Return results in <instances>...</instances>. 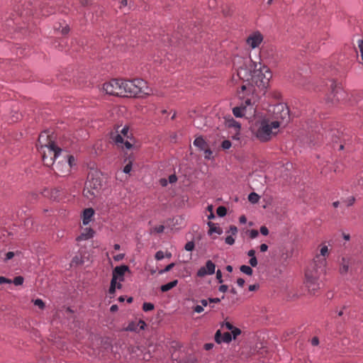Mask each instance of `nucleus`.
I'll list each match as a JSON object with an SVG mask.
<instances>
[{
	"label": "nucleus",
	"mask_w": 363,
	"mask_h": 363,
	"mask_svg": "<svg viewBox=\"0 0 363 363\" xmlns=\"http://www.w3.org/2000/svg\"><path fill=\"white\" fill-rule=\"evenodd\" d=\"M237 74L232 77V81L238 84V94L240 98L246 95L257 96L259 92H264L267 88L272 73L269 69L261 62H255L250 57L238 58Z\"/></svg>",
	"instance_id": "1"
},
{
	"label": "nucleus",
	"mask_w": 363,
	"mask_h": 363,
	"mask_svg": "<svg viewBox=\"0 0 363 363\" xmlns=\"http://www.w3.org/2000/svg\"><path fill=\"white\" fill-rule=\"evenodd\" d=\"M327 261L315 256L305 272L304 284L309 294L315 295L320 288V277L325 273Z\"/></svg>",
	"instance_id": "2"
},
{
	"label": "nucleus",
	"mask_w": 363,
	"mask_h": 363,
	"mask_svg": "<svg viewBox=\"0 0 363 363\" xmlns=\"http://www.w3.org/2000/svg\"><path fill=\"white\" fill-rule=\"evenodd\" d=\"M121 96L123 97H141L149 94V88L147 82L142 79L133 80L121 79Z\"/></svg>",
	"instance_id": "3"
},
{
	"label": "nucleus",
	"mask_w": 363,
	"mask_h": 363,
	"mask_svg": "<svg viewBox=\"0 0 363 363\" xmlns=\"http://www.w3.org/2000/svg\"><path fill=\"white\" fill-rule=\"evenodd\" d=\"M280 123L278 121H272L269 119H263L256 124L253 132L255 137L261 142H267L271 140L272 136L278 133Z\"/></svg>",
	"instance_id": "4"
},
{
	"label": "nucleus",
	"mask_w": 363,
	"mask_h": 363,
	"mask_svg": "<svg viewBox=\"0 0 363 363\" xmlns=\"http://www.w3.org/2000/svg\"><path fill=\"white\" fill-rule=\"evenodd\" d=\"M101 187V180L98 172L94 171L88 174L87 180L83 190V195L89 200L94 199Z\"/></svg>",
	"instance_id": "5"
},
{
	"label": "nucleus",
	"mask_w": 363,
	"mask_h": 363,
	"mask_svg": "<svg viewBox=\"0 0 363 363\" xmlns=\"http://www.w3.org/2000/svg\"><path fill=\"white\" fill-rule=\"evenodd\" d=\"M74 163V157L72 155L65 154L62 157V160L52 165V169L57 175L65 177L70 173Z\"/></svg>",
	"instance_id": "6"
},
{
	"label": "nucleus",
	"mask_w": 363,
	"mask_h": 363,
	"mask_svg": "<svg viewBox=\"0 0 363 363\" xmlns=\"http://www.w3.org/2000/svg\"><path fill=\"white\" fill-rule=\"evenodd\" d=\"M62 151V149L56 145H50V147L39 150L43 163L48 167L54 164L55 160L61 157Z\"/></svg>",
	"instance_id": "7"
},
{
	"label": "nucleus",
	"mask_w": 363,
	"mask_h": 363,
	"mask_svg": "<svg viewBox=\"0 0 363 363\" xmlns=\"http://www.w3.org/2000/svg\"><path fill=\"white\" fill-rule=\"evenodd\" d=\"M274 121H278L280 126H285L290 120L289 110L285 104H277L273 106L272 109Z\"/></svg>",
	"instance_id": "8"
},
{
	"label": "nucleus",
	"mask_w": 363,
	"mask_h": 363,
	"mask_svg": "<svg viewBox=\"0 0 363 363\" xmlns=\"http://www.w3.org/2000/svg\"><path fill=\"white\" fill-rule=\"evenodd\" d=\"M116 132L117 134L112 137L116 144L123 149L125 147L127 150H130L133 146L131 143L133 139L131 134L129 133V128L124 126L121 130H117Z\"/></svg>",
	"instance_id": "9"
},
{
	"label": "nucleus",
	"mask_w": 363,
	"mask_h": 363,
	"mask_svg": "<svg viewBox=\"0 0 363 363\" xmlns=\"http://www.w3.org/2000/svg\"><path fill=\"white\" fill-rule=\"evenodd\" d=\"M330 94L328 96V100L333 104L345 100L346 93L342 89L341 86L335 81H330Z\"/></svg>",
	"instance_id": "10"
},
{
	"label": "nucleus",
	"mask_w": 363,
	"mask_h": 363,
	"mask_svg": "<svg viewBox=\"0 0 363 363\" xmlns=\"http://www.w3.org/2000/svg\"><path fill=\"white\" fill-rule=\"evenodd\" d=\"M121 79H113L103 85V89L107 94L121 96Z\"/></svg>",
	"instance_id": "11"
},
{
	"label": "nucleus",
	"mask_w": 363,
	"mask_h": 363,
	"mask_svg": "<svg viewBox=\"0 0 363 363\" xmlns=\"http://www.w3.org/2000/svg\"><path fill=\"white\" fill-rule=\"evenodd\" d=\"M247 96L248 95H246L244 98L245 99V104H242L240 106L233 108V113L235 117H242L247 113V108H250V109L252 108V104H255V100L254 99V97L252 96L249 98Z\"/></svg>",
	"instance_id": "12"
},
{
	"label": "nucleus",
	"mask_w": 363,
	"mask_h": 363,
	"mask_svg": "<svg viewBox=\"0 0 363 363\" xmlns=\"http://www.w3.org/2000/svg\"><path fill=\"white\" fill-rule=\"evenodd\" d=\"M36 145L38 150H39L40 149H44L48 147H50V145H55V144L52 140L51 136L49 135V133L45 131L40 134L38 137V143Z\"/></svg>",
	"instance_id": "13"
},
{
	"label": "nucleus",
	"mask_w": 363,
	"mask_h": 363,
	"mask_svg": "<svg viewBox=\"0 0 363 363\" xmlns=\"http://www.w3.org/2000/svg\"><path fill=\"white\" fill-rule=\"evenodd\" d=\"M262 40L263 35L259 32H254L247 37L246 43L249 47L255 49L259 46Z\"/></svg>",
	"instance_id": "14"
},
{
	"label": "nucleus",
	"mask_w": 363,
	"mask_h": 363,
	"mask_svg": "<svg viewBox=\"0 0 363 363\" xmlns=\"http://www.w3.org/2000/svg\"><path fill=\"white\" fill-rule=\"evenodd\" d=\"M216 265L211 260H208L205 267H201L197 272V276L203 277L207 274H213L215 273Z\"/></svg>",
	"instance_id": "15"
},
{
	"label": "nucleus",
	"mask_w": 363,
	"mask_h": 363,
	"mask_svg": "<svg viewBox=\"0 0 363 363\" xmlns=\"http://www.w3.org/2000/svg\"><path fill=\"white\" fill-rule=\"evenodd\" d=\"M215 340L217 343L220 344L221 342L228 343L232 340V335L230 333H221L220 330H217L215 335Z\"/></svg>",
	"instance_id": "16"
},
{
	"label": "nucleus",
	"mask_w": 363,
	"mask_h": 363,
	"mask_svg": "<svg viewBox=\"0 0 363 363\" xmlns=\"http://www.w3.org/2000/svg\"><path fill=\"white\" fill-rule=\"evenodd\" d=\"M353 263L352 259L350 257H342L340 262V272L342 274H345L350 272L352 264Z\"/></svg>",
	"instance_id": "17"
},
{
	"label": "nucleus",
	"mask_w": 363,
	"mask_h": 363,
	"mask_svg": "<svg viewBox=\"0 0 363 363\" xmlns=\"http://www.w3.org/2000/svg\"><path fill=\"white\" fill-rule=\"evenodd\" d=\"M127 272H129V267L127 265L118 266L113 270V276H115L120 281H123V276Z\"/></svg>",
	"instance_id": "18"
},
{
	"label": "nucleus",
	"mask_w": 363,
	"mask_h": 363,
	"mask_svg": "<svg viewBox=\"0 0 363 363\" xmlns=\"http://www.w3.org/2000/svg\"><path fill=\"white\" fill-rule=\"evenodd\" d=\"M146 324L145 321L140 320L138 322H131L128 324L126 328L128 331L137 332L141 330H144Z\"/></svg>",
	"instance_id": "19"
},
{
	"label": "nucleus",
	"mask_w": 363,
	"mask_h": 363,
	"mask_svg": "<svg viewBox=\"0 0 363 363\" xmlns=\"http://www.w3.org/2000/svg\"><path fill=\"white\" fill-rule=\"evenodd\" d=\"M94 230L91 228H86L81 234L77 238V241L86 240L94 236Z\"/></svg>",
	"instance_id": "20"
},
{
	"label": "nucleus",
	"mask_w": 363,
	"mask_h": 363,
	"mask_svg": "<svg viewBox=\"0 0 363 363\" xmlns=\"http://www.w3.org/2000/svg\"><path fill=\"white\" fill-rule=\"evenodd\" d=\"M94 215V211L91 208H86L83 211L82 222L84 225H86L91 221L92 217Z\"/></svg>",
	"instance_id": "21"
},
{
	"label": "nucleus",
	"mask_w": 363,
	"mask_h": 363,
	"mask_svg": "<svg viewBox=\"0 0 363 363\" xmlns=\"http://www.w3.org/2000/svg\"><path fill=\"white\" fill-rule=\"evenodd\" d=\"M325 139L328 142H333L334 143H337L339 140V131L337 130H331L329 132H327L325 134Z\"/></svg>",
	"instance_id": "22"
},
{
	"label": "nucleus",
	"mask_w": 363,
	"mask_h": 363,
	"mask_svg": "<svg viewBox=\"0 0 363 363\" xmlns=\"http://www.w3.org/2000/svg\"><path fill=\"white\" fill-rule=\"evenodd\" d=\"M194 145L197 147L200 150H203L206 149V147L208 146L207 143L204 140L202 137L196 138L194 141Z\"/></svg>",
	"instance_id": "23"
},
{
	"label": "nucleus",
	"mask_w": 363,
	"mask_h": 363,
	"mask_svg": "<svg viewBox=\"0 0 363 363\" xmlns=\"http://www.w3.org/2000/svg\"><path fill=\"white\" fill-rule=\"evenodd\" d=\"M352 191L357 194L358 193H363V177H360L357 179V182L354 184V186L352 189Z\"/></svg>",
	"instance_id": "24"
},
{
	"label": "nucleus",
	"mask_w": 363,
	"mask_h": 363,
	"mask_svg": "<svg viewBox=\"0 0 363 363\" xmlns=\"http://www.w3.org/2000/svg\"><path fill=\"white\" fill-rule=\"evenodd\" d=\"M227 125L228 126V128H233L236 133H238L240 130V123L233 118L228 121Z\"/></svg>",
	"instance_id": "25"
},
{
	"label": "nucleus",
	"mask_w": 363,
	"mask_h": 363,
	"mask_svg": "<svg viewBox=\"0 0 363 363\" xmlns=\"http://www.w3.org/2000/svg\"><path fill=\"white\" fill-rule=\"evenodd\" d=\"M178 281L174 280L172 281H170L166 284H164L161 286V291L162 292H166L174 288L177 285Z\"/></svg>",
	"instance_id": "26"
},
{
	"label": "nucleus",
	"mask_w": 363,
	"mask_h": 363,
	"mask_svg": "<svg viewBox=\"0 0 363 363\" xmlns=\"http://www.w3.org/2000/svg\"><path fill=\"white\" fill-rule=\"evenodd\" d=\"M208 225L209 226V235H212L213 233H216L218 235H220L222 233V230L220 229V228L217 227L214 223L209 222Z\"/></svg>",
	"instance_id": "27"
},
{
	"label": "nucleus",
	"mask_w": 363,
	"mask_h": 363,
	"mask_svg": "<svg viewBox=\"0 0 363 363\" xmlns=\"http://www.w3.org/2000/svg\"><path fill=\"white\" fill-rule=\"evenodd\" d=\"M354 201H355L354 196H352L347 199H342V203L345 204L348 207L352 206L354 204Z\"/></svg>",
	"instance_id": "28"
},
{
	"label": "nucleus",
	"mask_w": 363,
	"mask_h": 363,
	"mask_svg": "<svg viewBox=\"0 0 363 363\" xmlns=\"http://www.w3.org/2000/svg\"><path fill=\"white\" fill-rule=\"evenodd\" d=\"M259 195L255 192L250 193L248 196V200L252 203H257L259 201Z\"/></svg>",
	"instance_id": "29"
},
{
	"label": "nucleus",
	"mask_w": 363,
	"mask_h": 363,
	"mask_svg": "<svg viewBox=\"0 0 363 363\" xmlns=\"http://www.w3.org/2000/svg\"><path fill=\"white\" fill-rule=\"evenodd\" d=\"M328 254H329V250H328V246L323 245L321 247V248L320 250V254L317 255L316 256H320L321 257L325 258V256L328 255Z\"/></svg>",
	"instance_id": "30"
},
{
	"label": "nucleus",
	"mask_w": 363,
	"mask_h": 363,
	"mask_svg": "<svg viewBox=\"0 0 363 363\" xmlns=\"http://www.w3.org/2000/svg\"><path fill=\"white\" fill-rule=\"evenodd\" d=\"M240 269L242 273H245L247 275H252L253 272L252 268L247 265H242Z\"/></svg>",
	"instance_id": "31"
},
{
	"label": "nucleus",
	"mask_w": 363,
	"mask_h": 363,
	"mask_svg": "<svg viewBox=\"0 0 363 363\" xmlns=\"http://www.w3.org/2000/svg\"><path fill=\"white\" fill-rule=\"evenodd\" d=\"M216 213L218 216L223 217L227 213V209L225 206H219L216 210Z\"/></svg>",
	"instance_id": "32"
},
{
	"label": "nucleus",
	"mask_w": 363,
	"mask_h": 363,
	"mask_svg": "<svg viewBox=\"0 0 363 363\" xmlns=\"http://www.w3.org/2000/svg\"><path fill=\"white\" fill-rule=\"evenodd\" d=\"M154 309V305L151 303L145 302L143 305V310L145 312L150 311Z\"/></svg>",
	"instance_id": "33"
},
{
	"label": "nucleus",
	"mask_w": 363,
	"mask_h": 363,
	"mask_svg": "<svg viewBox=\"0 0 363 363\" xmlns=\"http://www.w3.org/2000/svg\"><path fill=\"white\" fill-rule=\"evenodd\" d=\"M194 247H195L194 242L193 241H189L186 243V245L184 246V249L186 251H192L194 249Z\"/></svg>",
	"instance_id": "34"
},
{
	"label": "nucleus",
	"mask_w": 363,
	"mask_h": 363,
	"mask_svg": "<svg viewBox=\"0 0 363 363\" xmlns=\"http://www.w3.org/2000/svg\"><path fill=\"white\" fill-rule=\"evenodd\" d=\"M34 305L39 307L40 309H43L45 307V303L43 300L40 298H37L33 301Z\"/></svg>",
	"instance_id": "35"
},
{
	"label": "nucleus",
	"mask_w": 363,
	"mask_h": 363,
	"mask_svg": "<svg viewBox=\"0 0 363 363\" xmlns=\"http://www.w3.org/2000/svg\"><path fill=\"white\" fill-rule=\"evenodd\" d=\"M16 286L21 285L23 283V278L21 276L14 278L12 281Z\"/></svg>",
	"instance_id": "36"
},
{
	"label": "nucleus",
	"mask_w": 363,
	"mask_h": 363,
	"mask_svg": "<svg viewBox=\"0 0 363 363\" xmlns=\"http://www.w3.org/2000/svg\"><path fill=\"white\" fill-rule=\"evenodd\" d=\"M204 152V157L206 159H211L212 156V151L209 149L208 146L206 147V149L203 150Z\"/></svg>",
	"instance_id": "37"
},
{
	"label": "nucleus",
	"mask_w": 363,
	"mask_h": 363,
	"mask_svg": "<svg viewBox=\"0 0 363 363\" xmlns=\"http://www.w3.org/2000/svg\"><path fill=\"white\" fill-rule=\"evenodd\" d=\"M231 335H233V339H236V337L240 335L241 333V330L240 329L238 328H234L232 330H231Z\"/></svg>",
	"instance_id": "38"
},
{
	"label": "nucleus",
	"mask_w": 363,
	"mask_h": 363,
	"mask_svg": "<svg viewBox=\"0 0 363 363\" xmlns=\"http://www.w3.org/2000/svg\"><path fill=\"white\" fill-rule=\"evenodd\" d=\"M357 45L359 50L361 58L363 60V40L359 39L357 40Z\"/></svg>",
	"instance_id": "39"
},
{
	"label": "nucleus",
	"mask_w": 363,
	"mask_h": 363,
	"mask_svg": "<svg viewBox=\"0 0 363 363\" xmlns=\"http://www.w3.org/2000/svg\"><path fill=\"white\" fill-rule=\"evenodd\" d=\"M221 147L223 150H228L231 147V142L228 140H225L223 141Z\"/></svg>",
	"instance_id": "40"
},
{
	"label": "nucleus",
	"mask_w": 363,
	"mask_h": 363,
	"mask_svg": "<svg viewBox=\"0 0 363 363\" xmlns=\"http://www.w3.org/2000/svg\"><path fill=\"white\" fill-rule=\"evenodd\" d=\"M132 169V162L130 161L123 168V172L125 174L130 173Z\"/></svg>",
	"instance_id": "41"
},
{
	"label": "nucleus",
	"mask_w": 363,
	"mask_h": 363,
	"mask_svg": "<svg viewBox=\"0 0 363 363\" xmlns=\"http://www.w3.org/2000/svg\"><path fill=\"white\" fill-rule=\"evenodd\" d=\"M174 266V263H171L165 267V268L160 272V274H163L170 271Z\"/></svg>",
	"instance_id": "42"
},
{
	"label": "nucleus",
	"mask_w": 363,
	"mask_h": 363,
	"mask_svg": "<svg viewBox=\"0 0 363 363\" xmlns=\"http://www.w3.org/2000/svg\"><path fill=\"white\" fill-rule=\"evenodd\" d=\"M225 243H227L228 245H232L235 242V239L233 238L232 235H228L225 238Z\"/></svg>",
	"instance_id": "43"
},
{
	"label": "nucleus",
	"mask_w": 363,
	"mask_h": 363,
	"mask_svg": "<svg viewBox=\"0 0 363 363\" xmlns=\"http://www.w3.org/2000/svg\"><path fill=\"white\" fill-rule=\"evenodd\" d=\"M12 281L8 278H6L4 277H0V284H11Z\"/></svg>",
	"instance_id": "44"
},
{
	"label": "nucleus",
	"mask_w": 363,
	"mask_h": 363,
	"mask_svg": "<svg viewBox=\"0 0 363 363\" xmlns=\"http://www.w3.org/2000/svg\"><path fill=\"white\" fill-rule=\"evenodd\" d=\"M228 233H231V235H235L237 234L238 233V228L235 225H231L229 228V230L228 231Z\"/></svg>",
	"instance_id": "45"
},
{
	"label": "nucleus",
	"mask_w": 363,
	"mask_h": 363,
	"mask_svg": "<svg viewBox=\"0 0 363 363\" xmlns=\"http://www.w3.org/2000/svg\"><path fill=\"white\" fill-rule=\"evenodd\" d=\"M164 257V252L161 250L158 251L155 254V259L157 260H161Z\"/></svg>",
	"instance_id": "46"
},
{
	"label": "nucleus",
	"mask_w": 363,
	"mask_h": 363,
	"mask_svg": "<svg viewBox=\"0 0 363 363\" xmlns=\"http://www.w3.org/2000/svg\"><path fill=\"white\" fill-rule=\"evenodd\" d=\"M164 226L162 225H160L158 226H155L154 228V231L157 233H161L164 231Z\"/></svg>",
	"instance_id": "47"
},
{
	"label": "nucleus",
	"mask_w": 363,
	"mask_h": 363,
	"mask_svg": "<svg viewBox=\"0 0 363 363\" xmlns=\"http://www.w3.org/2000/svg\"><path fill=\"white\" fill-rule=\"evenodd\" d=\"M81 263H82L81 259L78 256H75L74 257H73L71 264L72 265H73V264L77 265Z\"/></svg>",
	"instance_id": "48"
},
{
	"label": "nucleus",
	"mask_w": 363,
	"mask_h": 363,
	"mask_svg": "<svg viewBox=\"0 0 363 363\" xmlns=\"http://www.w3.org/2000/svg\"><path fill=\"white\" fill-rule=\"evenodd\" d=\"M249 263L252 267H256L257 265V260L256 257H252L250 259Z\"/></svg>",
	"instance_id": "49"
},
{
	"label": "nucleus",
	"mask_w": 363,
	"mask_h": 363,
	"mask_svg": "<svg viewBox=\"0 0 363 363\" xmlns=\"http://www.w3.org/2000/svg\"><path fill=\"white\" fill-rule=\"evenodd\" d=\"M260 233L263 235H267L269 234V230H268V228L266 226H262L260 228Z\"/></svg>",
	"instance_id": "50"
},
{
	"label": "nucleus",
	"mask_w": 363,
	"mask_h": 363,
	"mask_svg": "<svg viewBox=\"0 0 363 363\" xmlns=\"http://www.w3.org/2000/svg\"><path fill=\"white\" fill-rule=\"evenodd\" d=\"M258 231L257 230H252L250 233V237L252 239L256 238L258 236Z\"/></svg>",
	"instance_id": "51"
},
{
	"label": "nucleus",
	"mask_w": 363,
	"mask_h": 363,
	"mask_svg": "<svg viewBox=\"0 0 363 363\" xmlns=\"http://www.w3.org/2000/svg\"><path fill=\"white\" fill-rule=\"evenodd\" d=\"M216 279L219 283H222L223 281V279H222V273H221L220 270H218L216 272Z\"/></svg>",
	"instance_id": "52"
},
{
	"label": "nucleus",
	"mask_w": 363,
	"mask_h": 363,
	"mask_svg": "<svg viewBox=\"0 0 363 363\" xmlns=\"http://www.w3.org/2000/svg\"><path fill=\"white\" fill-rule=\"evenodd\" d=\"M14 257V252H9L6 254L5 260H9L12 259Z\"/></svg>",
	"instance_id": "53"
},
{
	"label": "nucleus",
	"mask_w": 363,
	"mask_h": 363,
	"mask_svg": "<svg viewBox=\"0 0 363 363\" xmlns=\"http://www.w3.org/2000/svg\"><path fill=\"white\" fill-rule=\"evenodd\" d=\"M194 311L198 313H200L203 311V308L202 306L197 305L194 308Z\"/></svg>",
	"instance_id": "54"
},
{
	"label": "nucleus",
	"mask_w": 363,
	"mask_h": 363,
	"mask_svg": "<svg viewBox=\"0 0 363 363\" xmlns=\"http://www.w3.org/2000/svg\"><path fill=\"white\" fill-rule=\"evenodd\" d=\"M118 279L115 277V276H112V279H111V286H116V284H117V280Z\"/></svg>",
	"instance_id": "55"
},
{
	"label": "nucleus",
	"mask_w": 363,
	"mask_h": 363,
	"mask_svg": "<svg viewBox=\"0 0 363 363\" xmlns=\"http://www.w3.org/2000/svg\"><path fill=\"white\" fill-rule=\"evenodd\" d=\"M228 289V286H227V285H220V286H219L218 290H219V291H220V292L225 293V292H226V291H227Z\"/></svg>",
	"instance_id": "56"
},
{
	"label": "nucleus",
	"mask_w": 363,
	"mask_h": 363,
	"mask_svg": "<svg viewBox=\"0 0 363 363\" xmlns=\"http://www.w3.org/2000/svg\"><path fill=\"white\" fill-rule=\"evenodd\" d=\"M124 258V254H118L113 257L115 261H120Z\"/></svg>",
	"instance_id": "57"
},
{
	"label": "nucleus",
	"mask_w": 363,
	"mask_h": 363,
	"mask_svg": "<svg viewBox=\"0 0 363 363\" xmlns=\"http://www.w3.org/2000/svg\"><path fill=\"white\" fill-rule=\"evenodd\" d=\"M208 301H209V303H219L220 301V298H208Z\"/></svg>",
	"instance_id": "58"
},
{
	"label": "nucleus",
	"mask_w": 363,
	"mask_h": 363,
	"mask_svg": "<svg viewBox=\"0 0 363 363\" xmlns=\"http://www.w3.org/2000/svg\"><path fill=\"white\" fill-rule=\"evenodd\" d=\"M225 327L226 328V329L229 330H232L235 327L229 322H225V324H224Z\"/></svg>",
	"instance_id": "59"
},
{
	"label": "nucleus",
	"mask_w": 363,
	"mask_h": 363,
	"mask_svg": "<svg viewBox=\"0 0 363 363\" xmlns=\"http://www.w3.org/2000/svg\"><path fill=\"white\" fill-rule=\"evenodd\" d=\"M214 345L213 343H206L203 346L206 350H210L213 347Z\"/></svg>",
	"instance_id": "60"
},
{
	"label": "nucleus",
	"mask_w": 363,
	"mask_h": 363,
	"mask_svg": "<svg viewBox=\"0 0 363 363\" xmlns=\"http://www.w3.org/2000/svg\"><path fill=\"white\" fill-rule=\"evenodd\" d=\"M177 178L174 174H172L169 177V182L170 183H174L177 182Z\"/></svg>",
	"instance_id": "61"
},
{
	"label": "nucleus",
	"mask_w": 363,
	"mask_h": 363,
	"mask_svg": "<svg viewBox=\"0 0 363 363\" xmlns=\"http://www.w3.org/2000/svg\"><path fill=\"white\" fill-rule=\"evenodd\" d=\"M318 343H319V340H318V338L317 337H314L312 338V340H311L312 345L316 346V345H318Z\"/></svg>",
	"instance_id": "62"
},
{
	"label": "nucleus",
	"mask_w": 363,
	"mask_h": 363,
	"mask_svg": "<svg viewBox=\"0 0 363 363\" xmlns=\"http://www.w3.org/2000/svg\"><path fill=\"white\" fill-rule=\"evenodd\" d=\"M237 284L239 286L242 287L245 284V280L242 278H239L237 280Z\"/></svg>",
	"instance_id": "63"
},
{
	"label": "nucleus",
	"mask_w": 363,
	"mask_h": 363,
	"mask_svg": "<svg viewBox=\"0 0 363 363\" xmlns=\"http://www.w3.org/2000/svg\"><path fill=\"white\" fill-rule=\"evenodd\" d=\"M259 249H260V251L261 252H266L267 250H268V246L266 244H262L260 246H259Z\"/></svg>",
	"instance_id": "64"
}]
</instances>
